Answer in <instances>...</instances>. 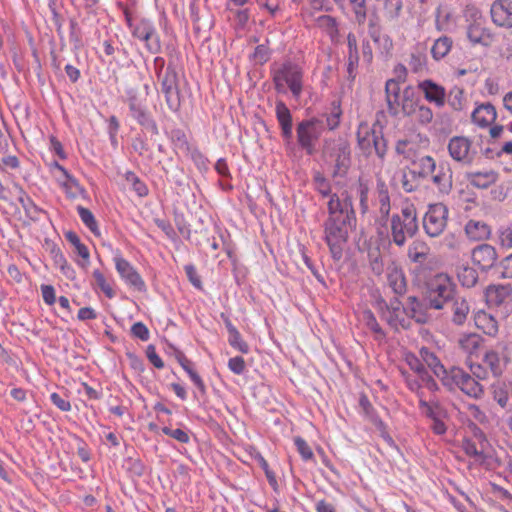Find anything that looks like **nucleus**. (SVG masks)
I'll use <instances>...</instances> for the list:
<instances>
[{
	"label": "nucleus",
	"mask_w": 512,
	"mask_h": 512,
	"mask_svg": "<svg viewBox=\"0 0 512 512\" xmlns=\"http://www.w3.org/2000/svg\"><path fill=\"white\" fill-rule=\"evenodd\" d=\"M368 18V35L373 40L374 43H380L381 35H382V26L381 19L378 14L377 9L374 7L373 10L370 11Z\"/></svg>",
	"instance_id": "37"
},
{
	"label": "nucleus",
	"mask_w": 512,
	"mask_h": 512,
	"mask_svg": "<svg viewBox=\"0 0 512 512\" xmlns=\"http://www.w3.org/2000/svg\"><path fill=\"white\" fill-rule=\"evenodd\" d=\"M407 363L411 370H413L417 375L419 380L424 386L434 392L438 390V385L434 378L429 374L425 365L421 362V360L415 355H411L407 357Z\"/></svg>",
	"instance_id": "23"
},
{
	"label": "nucleus",
	"mask_w": 512,
	"mask_h": 512,
	"mask_svg": "<svg viewBox=\"0 0 512 512\" xmlns=\"http://www.w3.org/2000/svg\"><path fill=\"white\" fill-rule=\"evenodd\" d=\"M471 258L473 264L477 266L481 272L494 271L496 274L498 254L494 246L486 243L477 245L472 250Z\"/></svg>",
	"instance_id": "12"
},
{
	"label": "nucleus",
	"mask_w": 512,
	"mask_h": 512,
	"mask_svg": "<svg viewBox=\"0 0 512 512\" xmlns=\"http://www.w3.org/2000/svg\"><path fill=\"white\" fill-rule=\"evenodd\" d=\"M131 117L152 135L159 134L158 125L149 112L147 106L141 101L135 92L129 91L126 99Z\"/></svg>",
	"instance_id": "10"
},
{
	"label": "nucleus",
	"mask_w": 512,
	"mask_h": 512,
	"mask_svg": "<svg viewBox=\"0 0 512 512\" xmlns=\"http://www.w3.org/2000/svg\"><path fill=\"white\" fill-rule=\"evenodd\" d=\"M92 275L95 281V285L105 294L107 298L112 299L115 296V291L106 280L104 274L100 270L96 269L93 271Z\"/></svg>",
	"instance_id": "55"
},
{
	"label": "nucleus",
	"mask_w": 512,
	"mask_h": 512,
	"mask_svg": "<svg viewBox=\"0 0 512 512\" xmlns=\"http://www.w3.org/2000/svg\"><path fill=\"white\" fill-rule=\"evenodd\" d=\"M359 406L361 407L365 417L375 426L382 427L383 421L378 416L375 408L371 404L369 398L365 394H361L359 398Z\"/></svg>",
	"instance_id": "38"
},
{
	"label": "nucleus",
	"mask_w": 512,
	"mask_h": 512,
	"mask_svg": "<svg viewBox=\"0 0 512 512\" xmlns=\"http://www.w3.org/2000/svg\"><path fill=\"white\" fill-rule=\"evenodd\" d=\"M303 68L290 60L282 63L272 72L274 88L278 93L285 94L287 88L294 98L298 99L303 91Z\"/></svg>",
	"instance_id": "3"
},
{
	"label": "nucleus",
	"mask_w": 512,
	"mask_h": 512,
	"mask_svg": "<svg viewBox=\"0 0 512 512\" xmlns=\"http://www.w3.org/2000/svg\"><path fill=\"white\" fill-rule=\"evenodd\" d=\"M449 209L439 202L427 206V211L422 218V227L427 236L439 237L446 229Z\"/></svg>",
	"instance_id": "8"
},
{
	"label": "nucleus",
	"mask_w": 512,
	"mask_h": 512,
	"mask_svg": "<svg viewBox=\"0 0 512 512\" xmlns=\"http://www.w3.org/2000/svg\"><path fill=\"white\" fill-rule=\"evenodd\" d=\"M457 277L459 282L464 287H473L478 282L477 271L470 266H462L458 269Z\"/></svg>",
	"instance_id": "41"
},
{
	"label": "nucleus",
	"mask_w": 512,
	"mask_h": 512,
	"mask_svg": "<svg viewBox=\"0 0 512 512\" xmlns=\"http://www.w3.org/2000/svg\"><path fill=\"white\" fill-rule=\"evenodd\" d=\"M465 231L468 237L474 240L486 239L490 235V227L486 223L470 220L466 226Z\"/></svg>",
	"instance_id": "36"
},
{
	"label": "nucleus",
	"mask_w": 512,
	"mask_h": 512,
	"mask_svg": "<svg viewBox=\"0 0 512 512\" xmlns=\"http://www.w3.org/2000/svg\"><path fill=\"white\" fill-rule=\"evenodd\" d=\"M466 179L470 185L476 188L486 189L497 181L498 174L493 170L485 172H469L466 174Z\"/></svg>",
	"instance_id": "30"
},
{
	"label": "nucleus",
	"mask_w": 512,
	"mask_h": 512,
	"mask_svg": "<svg viewBox=\"0 0 512 512\" xmlns=\"http://www.w3.org/2000/svg\"><path fill=\"white\" fill-rule=\"evenodd\" d=\"M18 202L23 207L25 214L33 221L38 219V215L46 213L42 208L38 207L30 196L25 198H18Z\"/></svg>",
	"instance_id": "52"
},
{
	"label": "nucleus",
	"mask_w": 512,
	"mask_h": 512,
	"mask_svg": "<svg viewBox=\"0 0 512 512\" xmlns=\"http://www.w3.org/2000/svg\"><path fill=\"white\" fill-rule=\"evenodd\" d=\"M347 80L354 82L359 66V50L356 35L352 32L347 35Z\"/></svg>",
	"instance_id": "20"
},
{
	"label": "nucleus",
	"mask_w": 512,
	"mask_h": 512,
	"mask_svg": "<svg viewBox=\"0 0 512 512\" xmlns=\"http://www.w3.org/2000/svg\"><path fill=\"white\" fill-rule=\"evenodd\" d=\"M115 267L120 277L131 287L139 292L146 290V285L140 274L130 264L129 261L124 259L120 254L114 257Z\"/></svg>",
	"instance_id": "14"
},
{
	"label": "nucleus",
	"mask_w": 512,
	"mask_h": 512,
	"mask_svg": "<svg viewBox=\"0 0 512 512\" xmlns=\"http://www.w3.org/2000/svg\"><path fill=\"white\" fill-rule=\"evenodd\" d=\"M429 250L425 241L416 239L409 245L407 255L411 262L423 264L428 258Z\"/></svg>",
	"instance_id": "33"
},
{
	"label": "nucleus",
	"mask_w": 512,
	"mask_h": 512,
	"mask_svg": "<svg viewBox=\"0 0 512 512\" xmlns=\"http://www.w3.org/2000/svg\"><path fill=\"white\" fill-rule=\"evenodd\" d=\"M453 39L447 35L437 38L431 47V56L435 61L444 59L453 47Z\"/></svg>",
	"instance_id": "34"
},
{
	"label": "nucleus",
	"mask_w": 512,
	"mask_h": 512,
	"mask_svg": "<svg viewBox=\"0 0 512 512\" xmlns=\"http://www.w3.org/2000/svg\"><path fill=\"white\" fill-rule=\"evenodd\" d=\"M456 294V285L446 273H437L426 282L425 295L434 310L445 309V304Z\"/></svg>",
	"instance_id": "4"
},
{
	"label": "nucleus",
	"mask_w": 512,
	"mask_h": 512,
	"mask_svg": "<svg viewBox=\"0 0 512 512\" xmlns=\"http://www.w3.org/2000/svg\"><path fill=\"white\" fill-rule=\"evenodd\" d=\"M420 356L435 376L441 380L442 384L448 381L449 370L444 367L434 352L430 351L429 348L423 347L420 349Z\"/></svg>",
	"instance_id": "25"
},
{
	"label": "nucleus",
	"mask_w": 512,
	"mask_h": 512,
	"mask_svg": "<svg viewBox=\"0 0 512 512\" xmlns=\"http://www.w3.org/2000/svg\"><path fill=\"white\" fill-rule=\"evenodd\" d=\"M419 408L422 414L431 420L447 417L446 409L439 402H427L426 400L420 399Z\"/></svg>",
	"instance_id": "35"
},
{
	"label": "nucleus",
	"mask_w": 512,
	"mask_h": 512,
	"mask_svg": "<svg viewBox=\"0 0 512 512\" xmlns=\"http://www.w3.org/2000/svg\"><path fill=\"white\" fill-rule=\"evenodd\" d=\"M157 79L160 82L161 92L164 94L168 109L178 112L181 107L179 76L172 60H169L164 73L157 76Z\"/></svg>",
	"instance_id": "6"
},
{
	"label": "nucleus",
	"mask_w": 512,
	"mask_h": 512,
	"mask_svg": "<svg viewBox=\"0 0 512 512\" xmlns=\"http://www.w3.org/2000/svg\"><path fill=\"white\" fill-rule=\"evenodd\" d=\"M429 309L431 308L424 294L422 300H419L416 296H409L407 298V306L403 308V311L409 318L414 319L417 323L425 324L428 321L427 311Z\"/></svg>",
	"instance_id": "17"
},
{
	"label": "nucleus",
	"mask_w": 512,
	"mask_h": 512,
	"mask_svg": "<svg viewBox=\"0 0 512 512\" xmlns=\"http://www.w3.org/2000/svg\"><path fill=\"white\" fill-rule=\"evenodd\" d=\"M369 266L372 273L376 276H380L384 272V263L381 252L379 249L370 250L368 252Z\"/></svg>",
	"instance_id": "54"
},
{
	"label": "nucleus",
	"mask_w": 512,
	"mask_h": 512,
	"mask_svg": "<svg viewBox=\"0 0 512 512\" xmlns=\"http://www.w3.org/2000/svg\"><path fill=\"white\" fill-rule=\"evenodd\" d=\"M60 185L65 190L68 198L75 199L79 194L83 195L86 193V190L79 184L75 177L60 182Z\"/></svg>",
	"instance_id": "53"
},
{
	"label": "nucleus",
	"mask_w": 512,
	"mask_h": 512,
	"mask_svg": "<svg viewBox=\"0 0 512 512\" xmlns=\"http://www.w3.org/2000/svg\"><path fill=\"white\" fill-rule=\"evenodd\" d=\"M46 244L49 247V252L54 261V264L61 269L63 274H65L66 276H69V272H73V270L68 265V262H67L65 256L63 255L62 251L60 250V248L54 242L50 243L47 241Z\"/></svg>",
	"instance_id": "39"
},
{
	"label": "nucleus",
	"mask_w": 512,
	"mask_h": 512,
	"mask_svg": "<svg viewBox=\"0 0 512 512\" xmlns=\"http://www.w3.org/2000/svg\"><path fill=\"white\" fill-rule=\"evenodd\" d=\"M448 98V104L452 107L455 111H460L463 108V101H464V92L461 88L454 87L449 91V94L447 95Z\"/></svg>",
	"instance_id": "59"
},
{
	"label": "nucleus",
	"mask_w": 512,
	"mask_h": 512,
	"mask_svg": "<svg viewBox=\"0 0 512 512\" xmlns=\"http://www.w3.org/2000/svg\"><path fill=\"white\" fill-rule=\"evenodd\" d=\"M491 17L495 25L512 28V0H496L491 7Z\"/></svg>",
	"instance_id": "18"
},
{
	"label": "nucleus",
	"mask_w": 512,
	"mask_h": 512,
	"mask_svg": "<svg viewBox=\"0 0 512 512\" xmlns=\"http://www.w3.org/2000/svg\"><path fill=\"white\" fill-rule=\"evenodd\" d=\"M132 36L144 41L147 50L152 54H157L161 51V41L156 29L151 21L141 19L131 29Z\"/></svg>",
	"instance_id": "11"
},
{
	"label": "nucleus",
	"mask_w": 512,
	"mask_h": 512,
	"mask_svg": "<svg viewBox=\"0 0 512 512\" xmlns=\"http://www.w3.org/2000/svg\"><path fill=\"white\" fill-rule=\"evenodd\" d=\"M445 309L451 311V322L457 326H462L470 313L468 301L458 294L445 304Z\"/></svg>",
	"instance_id": "19"
},
{
	"label": "nucleus",
	"mask_w": 512,
	"mask_h": 512,
	"mask_svg": "<svg viewBox=\"0 0 512 512\" xmlns=\"http://www.w3.org/2000/svg\"><path fill=\"white\" fill-rule=\"evenodd\" d=\"M372 129H369L366 125H360L357 131V140L361 149H369L372 146Z\"/></svg>",
	"instance_id": "61"
},
{
	"label": "nucleus",
	"mask_w": 512,
	"mask_h": 512,
	"mask_svg": "<svg viewBox=\"0 0 512 512\" xmlns=\"http://www.w3.org/2000/svg\"><path fill=\"white\" fill-rule=\"evenodd\" d=\"M409 67L413 73H423L428 71V57L426 47L416 45L410 54Z\"/></svg>",
	"instance_id": "29"
},
{
	"label": "nucleus",
	"mask_w": 512,
	"mask_h": 512,
	"mask_svg": "<svg viewBox=\"0 0 512 512\" xmlns=\"http://www.w3.org/2000/svg\"><path fill=\"white\" fill-rule=\"evenodd\" d=\"M483 363L486 368H489L495 377H498L503 372V367L497 352L490 350L487 351L483 357Z\"/></svg>",
	"instance_id": "44"
},
{
	"label": "nucleus",
	"mask_w": 512,
	"mask_h": 512,
	"mask_svg": "<svg viewBox=\"0 0 512 512\" xmlns=\"http://www.w3.org/2000/svg\"><path fill=\"white\" fill-rule=\"evenodd\" d=\"M414 165H418L419 170L417 173L421 178L429 177L438 166L431 156L421 157L418 161L414 162Z\"/></svg>",
	"instance_id": "48"
},
{
	"label": "nucleus",
	"mask_w": 512,
	"mask_h": 512,
	"mask_svg": "<svg viewBox=\"0 0 512 512\" xmlns=\"http://www.w3.org/2000/svg\"><path fill=\"white\" fill-rule=\"evenodd\" d=\"M323 122L318 118H310L301 121L296 127L297 141L307 155L312 156L316 152L315 143L321 136Z\"/></svg>",
	"instance_id": "9"
},
{
	"label": "nucleus",
	"mask_w": 512,
	"mask_h": 512,
	"mask_svg": "<svg viewBox=\"0 0 512 512\" xmlns=\"http://www.w3.org/2000/svg\"><path fill=\"white\" fill-rule=\"evenodd\" d=\"M385 15L390 20L397 19L403 8L402 0H383Z\"/></svg>",
	"instance_id": "57"
},
{
	"label": "nucleus",
	"mask_w": 512,
	"mask_h": 512,
	"mask_svg": "<svg viewBox=\"0 0 512 512\" xmlns=\"http://www.w3.org/2000/svg\"><path fill=\"white\" fill-rule=\"evenodd\" d=\"M471 147L472 142L467 137L454 136L448 143L449 155L463 165H471L476 155V151Z\"/></svg>",
	"instance_id": "13"
},
{
	"label": "nucleus",
	"mask_w": 512,
	"mask_h": 512,
	"mask_svg": "<svg viewBox=\"0 0 512 512\" xmlns=\"http://www.w3.org/2000/svg\"><path fill=\"white\" fill-rule=\"evenodd\" d=\"M433 184L439 193L448 195L453 187V173L448 163L440 162L433 174H430Z\"/></svg>",
	"instance_id": "16"
},
{
	"label": "nucleus",
	"mask_w": 512,
	"mask_h": 512,
	"mask_svg": "<svg viewBox=\"0 0 512 512\" xmlns=\"http://www.w3.org/2000/svg\"><path fill=\"white\" fill-rule=\"evenodd\" d=\"M376 197L379 203L381 220L387 222L390 216L391 203L388 186L382 179L377 180Z\"/></svg>",
	"instance_id": "28"
},
{
	"label": "nucleus",
	"mask_w": 512,
	"mask_h": 512,
	"mask_svg": "<svg viewBox=\"0 0 512 512\" xmlns=\"http://www.w3.org/2000/svg\"><path fill=\"white\" fill-rule=\"evenodd\" d=\"M424 98L438 108H442L446 103L447 93L445 88L431 79L420 81L417 85Z\"/></svg>",
	"instance_id": "15"
},
{
	"label": "nucleus",
	"mask_w": 512,
	"mask_h": 512,
	"mask_svg": "<svg viewBox=\"0 0 512 512\" xmlns=\"http://www.w3.org/2000/svg\"><path fill=\"white\" fill-rule=\"evenodd\" d=\"M462 449L464 450L465 454L469 457L477 458L481 462H484L486 459L484 452L481 450H478L475 442L472 441L471 439L466 438L463 440Z\"/></svg>",
	"instance_id": "62"
},
{
	"label": "nucleus",
	"mask_w": 512,
	"mask_h": 512,
	"mask_svg": "<svg viewBox=\"0 0 512 512\" xmlns=\"http://www.w3.org/2000/svg\"><path fill=\"white\" fill-rule=\"evenodd\" d=\"M169 138L173 144L175 150L186 152L190 150L191 145L188 142L186 133L180 128H174L169 134Z\"/></svg>",
	"instance_id": "42"
},
{
	"label": "nucleus",
	"mask_w": 512,
	"mask_h": 512,
	"mask_svg": "<svg viewBox=\"0 0 512 512\" xmlns=\"http://www.w3.org/2000/svg\"><path fill=\"white\" fill-rule=\"evenodd\" d=\"M496 274L501 278H512V253L500 262Z\"/></svg>",
	"instance_id": "64"
},
{
	"label": "nucleus",
	"mask_w": 512,
	"mask_h": 512,
	"mask_svg": "<svg viewBox=\"0 0 512 512\" xmlns=\"http://www.w3.org/2000/svg\"><path fill=\"white\" fill-rule=\"evenodd\" d=\"M317 22L326 33L330 36L331 40H334L339 35L338 23L335 17L330 15H322L318 17Z\"/></svg>",
	"instance_id": "45"
},
{
	"label": "nucleus",
	"mask_w": 512,
	"mask_h": 512,
	"mask_svg": "<svg viewBox=\"0 0 512 512\" xmlns=\"http://www.w3.org/2000/svg\"><path fill=\"white\" fill-rule=\"evenodd\" d=\"M313 183L315 186V189L323 196V197H329L331 199L332 193L331 191V184L330 182L325 178V176L320 173L316 172L313 177Z\"/></svg>",
	"instance_id": "56"
},
{
	"label": "nucleus",
	"mask_w": 512,
	"mask_h": 512,
	"mask_svg": "<svg viewBox=\"0 0 512 512\" xmlns=\"http://www.w3.org/2000/svg\"><path fill=\"white\" fill-rule=\"evenodd\" d=\"M69 29H70L69 39H70V42L73 44L74 50L81 49L84 46L83 39H82V30L75 18L70 19Z\"/></svg>",
	"instance_id": "51"
},
{
	"label": "nucleus",
	"mask_w": 512,
	"mask_h": 512,
	"mask_svg": "<svg viewBox=\"0 0 512 512\" xmlns=\"http://www.w3.org/2000/svg\"><path fill=\"white\" fill-rule=\"evenodd\" d=\"M390 221V242L397 247H404L408 239L414 238L419 232L417 209L414 204L403 206L398 213H393Z\"/></svg>",
	"instance_id": "2"
},
{
	"label": "nucleus",
	"mask_w": 512,
	"mask_h": 512,
	"mask_svg": "<svg viewBox=\"0 0 512 512\" xmlns=\"http://www.w3.org/2000/svg\"><path fill=\"white\" fill-rule=\"evenodd\" d=\"M175 358L178 361V363L181 365V367L186 371V373L189 375L191 381L194 383V385L197 387L201 395L206 394V386L202 380V378L199 376V374L194 370V364L191 360H189L185 354L175 349Z\"/></svg>",
	"instance_id": "26"
},
{
	"label": "nucleus",
	"mask_w": 512,
	"mask_h": 512,
	"mask_svg": "<svg viewBox=\"0 0 512 512\" xmlns=\"http://www.w3.org/2000/svg\"><path fill=\"white\" fill-rule=\"evenodd\" d=\"M323 154L327 164L333 168L332 178H344L351 167V147L347 140L339 138L326 143Z\"/></svg>",
	"instance_id": "5"
},
{
	"label": "nucleus",
	"mask_w": 512,
	"mask_h": 512,
	"mask_svg": "<svg viewBox=\"0 0 512 512\" xmlns=\"http://www.w3.org/2000/svg\"><path fill=\"white\" fill-rule=\"evenodd\" d=\"M371 141L376 155L383 160L387 152V142L383 136L381 129L376 130L375 128H372Z\"/></svg>",
	"instance_id": "47"
},
{
	"label": "nucleus",
	"mask_w": 512,
	"mask_h": 512,
	"mask_svg": "<svg viewBox=\"0 0 512 512\" xmlns=\"http://www.w3.org/2000/svg\"><path fill=\"white\" fill-rule=\"evenodd\" d=\"M276 118L281 128V134L284 140L290 142L293 137V122H292V114L287 107V105L279 100L275 105Z\"/></svg>",
	"instance_id": "21"
},
{
	"label": "nucleus",
	"mask_w": 512,
	"mask_h": 512,
	"mask_svg": "<svg viewBox=\"0 0 512 512\" xmlns=\"http://www.w3.org/2000/svg\"><path fill=\"white\" fill-rule=\"evenodd\" d=\"M474 322L476 327L486 335L495 336L498 332L497 320L484 311H480L475 315Z\"/></svg>",
	"instance_id": "31"
},
{
	"label": "nucleus",
	"mask_w": 512,
	"mask_h": 512,
	"mask_svg": "<svg viewBox=\"0 0 512 512\" xmlns=\"http://www.w3.org/2000/svg\"><path fill=\"white\" fill-rule=\"evenodd\" d=\"M387 271L389 287L397 296H403L407 291V281L402 268L393 264L387 268Z\"/></svg>",
	"instance_id": "24"
},
{
	"label": "nucleus",
	"mask_w": 512,
	"mask_h": 512,
	"mask_svg": "<svg viewBox=\"0 0 512 512\" xmlns=\"http://www.w3.org/2000/svg\"><path fill=\"white\" fill-rule=\"evenodd\" d=\"M497 118L496 108L493 104L487 102L478 105L472 112V121L480 127H488L495 122Z\"/></svg>",
	"instance_id": "22"
},
{
	"label": "nucleus",
	"mask_w": 512,
	"mask_h": 512,
	"mask_svg": "<svg viewBox=\"0 0 512 512\" xmlns=\"http://www.w3.org/2000/svg\"><path fill=\"white\" fill-rule=\"evenodd\" d=\"M363 319L365 321L366 327L376 334V339H382L386 336L385 332L377 322V319L374 315V313L371 310H365L363 312Z\"/></svg>",
	"instance_id": "50"
},
{
	"label": "nucleus",
	"mask_w": 512,
	"mask_h": 512,
	"mask_svg": "<svg viewBox=\"0 0 512 512\" xmlns=\"http://www.w3.org/2000/svg\"><path fill=\"white\" fill-rule=\"evenodd\" d=\"M77 212L83 224L93 233L96 237L101 235L98 223L93 215V213L83 206H77Z\"/></svg>",
	"instance_id": "40"
},
{
	"label": "nucleus",
	"mask_w": 512,
	"mask_h": 512,
	"mask_svg": "<svg viewBox=\"0 0 512 512\" xmlns=\"http://www.w3.org/2000/svg\"><path fill=\"white\" fill-rule=\"evenodd\" d=\"M419 99L416 97L415 89L412 86H407L402 91L400 96L401 111L404 116H411L416 112Z\"/></svg>",
	"instance_id": "32"
},
{
	"label": "nucleus",
	"mask_w": 512,
	"mask_h": 512,
	"mask_svg": "<svg viewBox=\"0 0 512 512\" xmlns=\"http://www.w3.org/2000/svg\"><path fill=\"white\" fill-rule=\"evenodd\" d=\"M467 38L472 44H480L488 47L493 41V35L489 29L483 27L480 23L474 22L467 28Z\"/></svg>",
	"instance_id": "27"
},
{
	"label": "nucleus",
	"mask_w": 512,
	"mask_h": 512,
	"mask_svg": "<svg viewBox=\"0 0 512 512\" xmlns=\"http://www.w3.org/2000/svg\"><path fill=\"white\" fill-rule=\"evenodd\" d=\"M185 153L190 155L191 160L200 171L208 170L209 160L198 148L191 146L190 150H187Z\"/></svg>",
	"instance_id": "58"
},
{
	"label": "nucleus",
	"mask_w": 512,
	"mask_h": 512,
	"mask_svg": "<svg viewBox=\"0 0 512 512\" xmlns=\"http://www.w3.org/2000/svg\"><path fill=\"white\" fill-rule=\"evenodd\" d=\"M351 10L354 14L355 21L358 25H363L367 20V4L366 0H348Z\"/></svg>",
	"instance_id": "46"
},
{
	"label": "nucleus",
	"mask_w": 512,
	"mask_h": 512,
	"mask_svg": "<svg viewBox=\"0 0 512 512\" xmlns=\"http://www.w3.org/2000/svg\"><path fill=\"white\" fill-rule=\"evenodd\" d=\"M342 195L343 199L338 194L331 195L327 203L328 217L323 223V239L334 261L342 259L349 232L357 223L352 196L348 193Z\"/></svg>",
	"instance_id": "1"
},
{
	"label": "nucleus",
	"mask_w": 512,
	"mask_h": 512,
	"mask_svg": "<svg viewBox=\"0 0 512 512\" xmlns=\"http://www.w3.org/2000/svg\"><path fill=\"white\" fill-rule=\"evenodd\" d=\"M480 343L481 337L477 334H468L459 340L460 346L469 352L477 350Z\"/></svg>",
	"instance_id": "63"
},
{
	"label": "nucleus",
	"mask_w": 512,
	"mask_h": 512,
	"mask_svg": "<svg viewBox=\"0 0 512 512\" xmlns=\"http://www.w3.org/2000/svg\"><path fill=\"white\" fill-rule=\"evenodd\" d=\"M131 146L139 156H144L147 152L150 151V146L147 142V138L143 131L141 133H138L132 139Z\"/></svg>",
	"instance_id": "60"
},
{
	"label": "nucleus",
	"mask_w": 512,
	"mask_h": 512,
	"mask_svg": "<svg viewBox=\"0 0 512 512\" xmlns=\"http://www.w3.org/2000/svg\"><path fill=\"white\" fill-rule=\"evenodd\" d=\"M342 116L341 102L334 100L331 103V112L326 115V123L329 130H335L340 124Z\"/></svg>",
	"instance_id": "49"
},
{
	"label": "nucleus",
	"mask_w": 512,
	"mask_h": 512,
	"mask_svg": "<svg viewBox=\"0 0 512 512\" xmlns=\"http://www.w3.org/2000/svg\"><path fill=\"white\" fill-rule=\"evenodd\" d=\"M447 380L443 385L450 391L459 388L464 394L475 399L481 398L484 394L483 386L460 367H451Z\"/></svg>",
	"instance_id": "7"
},
{
	"label": "nucleus",
	"mask_w": 512,
	"mask_h": 512,
	"mask_svg": "<svg viewBox=\"0 0 512 512\" xmlns=\"http://www.w3.org/2000/svg\"><path fill=\"white\" fill-rule=\"evenodd\" d=\"M124 178L139 197H146L148 195L149 189L147 185L133 171H127L124 174Z\"/></svg>",
	"instance_id": "43"
}]
</instances>
